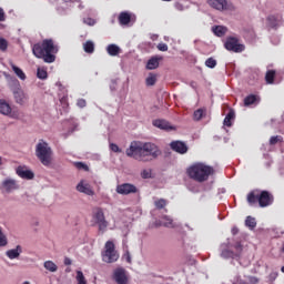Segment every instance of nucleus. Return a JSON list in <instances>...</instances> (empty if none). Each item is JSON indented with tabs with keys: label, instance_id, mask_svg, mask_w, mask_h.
I'll list each match as a JSON object with an SVG mask.
<instances>
[{
	"label": "nucleus",
	"instance_id": "nucleus-1",
	"mask_svg": "<svg viewBox=\"0 0 284 284\" xmlns=\"http://www.w3.org/2000/svg\"><path fill=\"white\" fill-rule=\"evenodd\" d=\"M126 156L134 159L135 161H142V163H148L159 159L161 156V150L159 146L151 142H131L129 149L125 151Z\"/></svg>",
	"mask_w": 284,
	"mask_h": 284
},
{
	"label": "nucleus",
	"instance_id": "nucleus-2",
	"mask_svg": "<svg viewBox=\"0 0 284 284\" xmlns=\"http://www.w3.org/2000/svg\"><path fill=\"white\" fill-rule=\"evenodd\" d=\"M32 52L37 59H43L44 63H54L57 61L54 54L59 52V47L54 45L53 39H45L41 43H36Z\"/></svg>",
	"mask_w": 284,
	"mask_h": 284
},
{
	"label": "nucleus",
	"instance_id": "nucleus-3",
	"mask_svg": "<svg viewBox=\"0 0 284 284\" xmlns=\"http://www.w3.org/2000/svg\"><path fill=\"white\" fill-rule=\"evenodd\" d=\"M186 174L190 179L196 181L197 183H205V181H207V179L214 174V168L197 162L186 170Z\"/></svg>",
	"mask_w": 284,
	"mask_h": 284
},
{
	"label": "nucleus",
	"instance_id": "nucleus-4",
	"mask_svg": "<svg viewBox=\"0 0 284 284\" xmlns=\"http://www.w3.org/2000/svg\"><path fill=\"white\" fill-rule=\"evenodd\" d=\"M36 156L45 168H49L52 163V148L48 142L40 140L36 146Z\"/></svg>",
	"mask_w": 284,
	"mask_h": 284
},
{
	"label": "nucleus",
	"instance_id": "nucleus-5",
	"mask_svg": "<svg viewBox=\"0 0 284 284\" xmlns=\"http://www.w3.org/2000/svg\"><path fill=\"white\" fill-rule=\"evenodd\" d=\"M102 261L104 263H116V261H119V252H116L114 242L108 241L104 244V252H102Z\"/></svg>",
	"mask_w": 284,
	"mask_h": 284
},
{
	"label": "nucleus",
	"instance_id": "nucleus-6",
	"mask_svg": "<svg viewBox=\"0 0 284 284\" xmlns=\"http://www.w3.org/2000/svg\"><path fill=\"white\" fill-rule=\"evenodd\" d=\"M93 219L99 227V232H105L108 230L109 223L105 221V213H103V209L97 207L93 212Z\"/></svg>",
	"mask_w": 284,
	"mask_h": 284
},
{
	"label": "nucleus",
	"instance_id": "nucleus-7",
	"mask_svg": "<svg viewBox=\"0 0 284 284\" xmlns=\"http://www.w3.org/2000/svg\"><path fill=\"white\" fill-rule=\"evenodd\" d=\"M224 48L229 50V52L241 53L245 51V44L239 43L237 38L229 37L224 43Z\"/></svg>",
	"mask_w": 284,
	"mask_h": 284
},
{
	"label": "nucleus",
	"instance_id": "nucleus-8",
	"mask_svg": "<svg viewBox=\"0 0 284 284\" xmlns=\"http://www.w3.org/2000/svg\"><path fill=\"white\" fill-rule=\"evenodd\" d=\"M12 94L16 103L19 105H26V103H28V95L26 92H23V89H21L19 81H16V87L12 89Z\"/></svg>",
	"mask_w": 284,
	"mask_h": 284
},
{
	"label": "nucleus",
	"instance_id": "nucleus-9",
	"mask_svg": "<svg viewBox=\"0 0 284 284\" xmlns=\"http://www.w3.org/2000/svg\"><path fill=\"white\" fill-rule=\"evenodd\" d=\"M274 203V195L270 191H260L258 205L260 207H270Z\"/></svg>",
	"mask_w": 284,
	"mask_h": 284
},
{
	"label": "nucleus",
	"instance_id": "nucleus-10",
	"mask_svg": "<svg viewBox=\"0 0 284 284\" xmlns=\"http://www.w3.org/2000/svg\"><path fill=\"white\" fill-rule=\"evenodd\" d=\"M115 192L118 194H122L123 196H128V194H136L139 189H136L134 184L123 183L116 186Z\"/></svg>",
	"mask_w": 284,
	"mask_h": 284
},
{
	"label": "nucleus",
	"instance_id": "nucleus-11",
	"mask_svg": "<svg viewBox=\"0 0 284 284\" xmlns=\"http://www.w3.org/2000/svg\"><path fill=\"white\" fill-rule=\"evenodd\" d=\"M113 281H115L118 284H128V274H125V268H115L113 271Z\"/></svg>",
	"mask_w": 284,
	"mask_h": 284
},
{
	"label": "nucleus",
	"instance_id": "nucleus-12",
	"mask_svg": "<svg viewBox=\"0 0 284 284\" xmlns=\"http://www.w3.org/2000/svg\"><path fill=\"white\" fill-rule=\"evenodd\" d=\"M0 190H4V192H7L8 194H10V192H14V190H19V184L16 182V180L6 179V180L1 183Z\"/></svg>",
	"mask_w": 284,
	"mask_h": 284
},
{
	"label": "nucleus",
	"instance_id": "nucleus-13",
	"mask_svg": "<svg viewBox=\"0 0 284 284\" xmlns=\"http://www.w3.org/2000/svg\"><path fill=\"white\" fill-rule=\"evenodd\" d=\"M152 124L159 130H164L165 132H171V130H176L170 122L163 119L153 120Z\"/></svg>",
	"mask_w": 284,
	"mask_h": 284
},
{
	"label": "nucleus",
	"instance_id": "nucleus-14",
	"mask_svg": "<svg viewBox=\"0 0 284 284\" xmlns=\"http://www.w3.org/2000/svg\"><path fill=\"white\" fill-rule=\"evenodd\" d=\"M171 150L173 152H178V154H186L187 153V144L181 141H173L170 143Z\"/></svg>",
	"mask_w": 284,
	"mask_h": 284
},
{
	"label": "nucleus",
	"instance_id": "nucleus-15",
	"mask_svg": "<svg viewBox=\"0 0 284 284\" xmlns=\"http://www.w3.org/2000/svg\"><path fill=\"white\" fill-rule=\"evenodd\" d=\"M207 3L214 10H219L223 12V10H227V0H207Z\"/></svg>",
	"mask_w": 284,
	"mask_h": 284
},
{
	"label": "nucleus",
	"instance_id": "nucleus-16",
	"mask_svg": "<svg viewBox=\"0 0 284 284\" xmlns=\"http://www.w3.org/2000/svg\"><path fill=\"white\" fill-rule=\"evenodd\" d=\"M17 174L20 176V179H27V181H32V179H34V173L27 170L26 166H18Z\"/></svg>",
	"mask_w": 284,
	"mask_h": 284
},
{
	"label": "nucleus",
	"instance_id": "nucleus-17",
	"mask_svg": "<svg viewBox=\"0 0 284 284\" xmlns=\"http://www.w3.org/2000/svg\"><path fill=\"white\" fill-rule=\"evenodd\" d=\"M78 192H81L82 194H87L88 196H94V191L92 190V186L90 184H84L83 181H81L77 185Z\"/></svg>",
	"mask_w": 284,
	"mask_h": 284
},
{
	"label": "nucleus",
	"instance_id": "nucleus-18",
	"mask_svg": "<svg viewBox=\"0 0 284 284\" xmlns=\"http://www.w3.org/2000/svg\"><path fill=\"white\" fill-rule=\"evenodd\" d=\"M258 196H260L258 189L248 192V194L246 195V201H247L248 205H251V206L256 205V203H258Z\"/></svg>",
	"mask_w": 284,
	"mask_h": 284
},
{
	"label": "nucleus",
	"instance_id": "nucleus-19",
	"mask_svg": "<svg viewBox=\"0 0 284 284\" xmlns=\"http://www.w3.org/2000/svg\"><path fill=\"white\" fill-rule=\"evenodd\" d=\"M22 252H23V250L21 248V245H18L16 248L7 251V256L11 261H13V258H19V256H21Z\"/></svg>",
	"mask_w": 284,
	"mask_h": 284
},
{
	"label": "nucleus",
	"instance_id": "nucleus-20",
	"mask_svg": "<svg viewBox=\"0 0 284 284\" xmlns=\"http://www.w3.org/2000/svg\"><path fill=\"white\" fill-rule=\"evenodd\" d=\"M258 101H261V99L258 98V95L256 94H250L244 99V105L246 108H250V105H254L256 103H258Z\"/></svg>",
	"mask_w": 284,
	"mask_h": 284
},
{
	"label": "nucleus",
	"instance_id": "nucleus-21",
	"mask_svg": "<svg viewBox=\"0 0 284 284\" xmlns=\"http://www.w3.org/2000/svg\"><path fill=\"white\" fill-rule=\"evenodd\" d=\"M132 21V16L129 12H121L119 16L120 26H128Z\"/></svg>",
	"mask_w": 284,
	"mask_h": 284
},
{
	"label": "nucleus",
	"instance_id": "nucleus-22",
	"mask_svg": "<svg viewBox=\"0 0 284 284\" xmlns=\"http://www.w3.org/2000/svg\"><path fill=\"white\" fill-rule=\"evenodd\" d=\"M235 116L236 113L234 112V110L230 109L229 113L224 118L223 124L226 125V128H232V121H234Z\"/></svg>",
	"mask_w": 284,
	"mask_h": 284
},
{
	"label": "nucleus",
	"instance_id": "nucleus-23",
	"mask_svg": "<svg viewBox=\"0 0 284 284\" xmlns=\"http://www.w3.org/2000/svg\"><path fill=\"white\" fill-rule=\"evenodd\" d=\"M11 112H12V106H10V104L4 100H0V113L8 115V114H11Z\"/></svg>",
	"mask_w": 284,
	"mask_h": 284
},
{
	"label": "nucleus",
	"instance_id": "nucleus-24",
	"mask_svg": "<svg viewBox=\"0 0 284 284\" xmlns=\"http://www.w3.org/2000/svg\"><path fill=\"white\" fill-rule=\"evenodd\" d=\"M106 52L108 54H110V57H118V54H120L121 52V48H119V45L116 44H109L106 48Z\"/></svg>",
	"mask_w": 284,
	"mask_h": 284
},
{
	"label": "nucleus",
	"instance_id": "nucleus-25",
	"mask_svg": "<svg viewBox=\"0 0 284 284\" xmlns=\"http://www.w3.org/2000/svg\"><path fill=\"white\" fill-rule=\"evenodd\" d=\"M213 33L215 37H225V33L227 32V28L223 26H215L212 28Z\"/></svg>",
	"mask_w": 284,
	"mask_h": 284
},
{
	"label": "nucleus",
	"instance_id": "nucleus-26",
	"mask_svg": "<svg viewBox=\"0 0 284 284\" xmlns=\"http://www.w3.org/2000/svg\"><path fill=\"white\" fill-rule=\"evenodd\" d=\"M274 79H276V71L274 70L266 71L265 81L268 85H272V83H274Z\"/></svg>",
	"mask_w": 284,
	"mask_h": 284
},
{
	"label": "nucleus",
	"instance_id": "nucleus-27",
	"mask_svg": "<svg viewBox=\"0 0 284 284\" xmlns=\"http://www.w3.org/2000/svg\"><path fill=\"white\" fill-rule=\"evenodd\" d=\"M159 68V58H151L146 63V70H156Z\"/></svg>",
	"mask_w": 284,
	"mask_h": 284
},
{
	"label": "nucleus",
	"instance_id": "nucleus-28",
	"mask_svg": "<svg viewBox=\"0 0 284 284\" xmlns=\"http://www.w3.org/2000/svg\"><path fill=\"white\" fill-rule=\"evenodd\" d=\"M83 50L87 54H92L94 52V42L88 40L83 43Z\"/></svg>",
	"mask_w": 284,
	"mask_h": 284
},
{
	"label": "nucleus",
	"instance_id": "nucleus-29",
	"mask_svg": "<svg viewBox=\"0 0 284 284\" xmlns=\"http://www.w3.org/2000/svg\"><path fill=\"white\" fill-rule=\"evenodd\" d=\"M11 68L14 72V74H17V77L20 78L21 81H26V73L23 72V70H21V68L17 67L14 64H12Z\"/></svg>",
	"mask_w": 284,
	"mask_h": 284
},
{
	"label": "nucleus",
	"instance_id": "nucleus-30",
	"mask_svg": "<svg viewBox=\"0 0 284 284\" xmlns=\"http://www.w3.org/2000/svg\"><path fill=\"white\" fill-rule=\"evenodd\" d=\"M233 247L235 250V258H240L241 254H243V244H241V242H236Z\"/></svg>",
	"mask_w": 284,
	"mask_h": 284
},
{
	"label": "nucleus",
	"instance_id": "nucleus-31",
	"mask_svg": "<svg viewBox=\"0 0 284 284\" xmlns=\"http://www.w3.org/2000/svg\"><path fill=\"white\" fill-rule=\"evenodd\" d=\"M44 268H47L48 272H57V270H59V266H57L55 263L52 261H45Z\"/></svg>",
	"mask_w": 284,
	"mask_h": 284
},
{
	"label": "nucleus",
	"instance_id": "nucleus-32",
	"mask_svg": "<svg viewBox=\"0 0 284 284\" xmlns=\"http://www.w3.org/2000/svg\"><path fill=\"white\" fill-rule=\"evenodd\" d=\"M203 116H205V109H197L193 113L194 121H201V119H203Z\"/></svg>",
	"mask_w": 284,
	"mask_h": 284
},
{
	"label": "nucleus",
	"instance_id": "nucleus-33",
	"mask_svg": "<svg viewBox=\"0 0 284 284\" xmlns=\"http://www.w3.org/2000/svg\"><path fill=\"white\" fill-rule=\"evenodd\" d=\"M266 21L271 28H276L278 26V18H276V16H268Z\"/></svg>",
	"mask_w": 284,
	"mask_h": 284
},
{
	"label": "nucleus",
	"instance_id": "nucleus-34",
	"mask_svg": "<svg viewBox=\"0 0 284 284\" xmlns=\"http://www.w3.org/2000/svg\"><path fill=\"white\" fill-rule=\"evenodd\" d=\"M245 225H246V227L254 230V227H256V219H254L252 216H247L245 220Z\"/></svg>",
	"mask_w": 284,
	"mask_h": 284
},
{
	"label": "nucleus",
	"instance_id": "nucleus-35",
	"mask_svg": "<svg viewBox=\"0 0 284 284\" xmlns=\"http://www.w3.org/2000/svg\"><path fill=\"white\" fill-rule=\"evenodd\" d=\"M155 83H156V74L150 73L149 77L145 79V84L151 87V85H155Z\"/></svg>",
	"mask_w": 284,
	"mask_h": 284
},
{
	"label": "nucleus",
	"instance_id": "nucleus-36",
	"mask_svg": "<svg viewBox=\"0 0 284 284\" xmlns=\"http://www.w3.org/2000/svg\"><path fill=\"white\" fill-rule=\"evenodd\" d=\"M156 210H163L168 205V200L160 199L154 202Z\"/></svg>",
	"mask_w": 284,
	"mask_h": 284
},
{
	"label": "nucleus",
	"instance_id": "nucleus-37",
	"mask_svg": "<svg viewBox=\"0 0 284 284\" xmlns=\"http://www.w3.org/2000/svg\"><path fill=\"white\" fill-rule=\"evenodd\" d=\"M222 258H236V255H234V251L224 250L221 253Z\"/></svg>",
	"mask_w": 284,
	"mask_h": 284
},
{
	"label": "nucleus",
	"instance_id": "nucleus-38",
	"mask_svg": "<svg viewBox=\"0 0 284 284\" xmlns=\"http://www.w3.org/2000/svg\"><path fill=\"white\" fill-rule=\"evenodd\" d=\"M37 77L38 79L45 80L48 79V71H45V69L38 68Z\"/></svg>",
	"mask_w": 284,
	"mask_h": 284
},
{
	"label": "nucleus",
	"instance_id": "nucleus-39",
	"mask_svg": "<svg viewBox=\"0 0 284 284\" xmlns=\"http://www.w3.org/2000/svg\"><path fill=\"white\" fill-rule=\"evenodd\" d=\"M276 143H283V136L281 135L271 136L270 145H276Z\"/></svg>",
	"mask_w": 284,
	"mask_h": 284
},
{
	"label": "nucleus",
	"instance_id": "nucleus-40",
	"mask_svg": "<svg viewBox=\"0 0 284 284\" xmlns=\"http://www.w3.org/2000/svg\"><path fill=\"white\" fill-rule=\"evenodd\" d=\"M6 245H8V237H6V234H3L0 227V247H6Z\"/></svg>",
	"mask_w": 284,
	"mask_h": 284
},
{
	"label": "nucleus",
	"instance_id": "nucleus-41",
	"mask_svg": "<svg viewBox=\"0 0 284 284\" xmlns=\"http://www.w3.org/2000/svg\"><path fill=\"white\" fill-rule=\"evenodd\" d=\"M74 166L77 168V170H84V172H88V170H90L88 164L83 162H74Z\"/></svg>",
	"mask_w": 284,
	"mask_h": 284
},
{
	"label": "nucleus",
	"instance_id": "nucleus-42",
	"mask_svg": "<svg viewBox=\"0 0 284 284\" xmlns=\"http://www.w3.org/2000/svg\"><path fill=\"white\" fill-rule=\"evenodd\" d=\"M205 65H206V68L214 69V67L216 65V59L207 58L205 61Z\"/></svg>",
	"mask_w": 284,
	"mask_h": 284
},
{
	"label": "nucleus",
	"instance_id": "nucleus-43",
	"mask_svg": "<svg viewBox=\"0 0 284 284\" xmlns=\"http://www.w3.org/2000/svg\"><path fill=\"white\" fill-rule=\"evenodd\" d=\"M0 50L1 52H6V50H8V40L4 38H0Z\"/></svg>",
	"mask_w": 284,
	"mask_h": 284
},
{
	"label": "nucleus",
	"instance_id": "nucleus-44",
	"mask_svg": "<svg viewBox=\"0 0 284 284\" xmlns=\"http://www.w3.org/2000/svg\"><path fill=\"white\" fill-rule=\"evenodd\" d=\"M166 222L164 223V227H174L172 219L164 216Z\"/></svg>",
	"mask_w": 284,
	"mask_h": 284
},
{
	"label": "nucleus",
	"instance_id": "nucleus-45",
	"mask_svg": "<svg viewBox=\"0 0 284 284\" xmlns=\"http://www.w3.org/2000/svg\"><path fill=\"white\" fill-rule=\"evenodd\" d=\"M158 50H160V52H168V45L165 43H159Z\"/></svg>",
	"mask_w": 284,
	"mask_h": 284
},
{
	"label": "nucleus",
	"instance_id": "nucleus-46",
	"mask_svg": "<svg viewBox=\"0 0 284 284\" xmlns=\"http://www.w3.org/2000/svg\"><path fill=\"white\" fill-rule=\"evenodd\" d=\"M141 176H142V179H150V176H152V173L148 170H143L141 172Z\"/></svg>",
	"mask_w": 284,
	"mask_h": 284
},
{
	"label": "nucleus",
	"instance_id": "nucleus-47",
	"mask_svg": "<svg viewBox=\"0 0 284 284\" xmlns=\"http://www.w3.org/2000/svg\"><path fill=\"white\" fill-rule=\"evenodd\" d=\"M77 105L78 108H85V105H88V102H85L84 99H79Z\"/></svg>",
	"mask_w": 284,
	"mask_h": 284
},
{
	"label": "nucleus",
	"instance_id": "nucleus-48",
	"mask_svg": "<svg viewBox=\"0 0 284 284\" xmlns=\"http://www.w3.org/2000/svg\"><path fill=\"white\" fill-rule=\"evenodd\" d=\"M110 150L112 151V152H121V149L119 148V145H116V144H114V143H111L110 144Z\"/></svg>",
	"mask_w": 284,
	"mask_h": 284
},
{
	"label": "nucleus",
	"instance_id": "nucleus-49",
	"mask_svg": "<svg viewBox=\"0 0 284 284\" xmlns=\"http://www.w3.org/2000/svg\"><path fill=\"white\" fill-rule=\"evenodd\" d=\"M250 284H258L260 280L256 276H250L248 277Z\"/></svg>",
	"mask_w": 284,
	"mask_h": 284
},
{
	"label": "nucleus",
	"instance_id": "nucleus-50",
	"mask_svg": "<svg viewBox=\"0 0 284 284\" xmlns=\"http://www.w3.org/2000/svg\"><path fill=\"white\" fill-rule=\"evenodd\" d=\"M6 21V12L0 8V22Z\"/></svg>",
	"mask_w": 284,
	"mask_h": 284
},
{
	"label": "nucleus",
	"instance_id": "nucleus-51",
	"mask_svg": "<svg viewBox=\"0 0 284 284\" xmlns=\"http://www.w3.org/2000/svg\"><path fill=\"white\" fill-rule=\"evenodd\" d=\"M231 232H232L233 236H236V234H239V227L233 226Z\"/></svg>",
	"mask_w": 284,
	"mask_h": 284
},
{
	"label": "nucleus",
	"instance_id": "nucleus-52",
	"mask_svg": "<svg viewBox=\"0 0 284 284\" xmlns=\"http://www.w3.org/2000/svg\"><path fill=\"white\" fill-rule=\"evenodd\" d=\"M64 265H72V260H70L69 257H65Z\"/></svg>",
	"mask_w": 284,
	"mask_h": 284
},
{
	"label": "nucleus",
	"instance_id": "nucleus-53",
	"mask_svg": "<svg viewBox=\"0 0 284 284\" xmlns=\"http://www.w3.org/2000/svg\"><path fill=\"white\" fill-rule=\"evenodd\" d=\"M175 8H176V10H183V4L176 2Z\"/></svg>",
	"mask_w": 284,
	"mask_h": 284
},
{
	"label": "nucleus",
	"instance_id": "nucleus-54",
	"mask_svg": "<svg viewBox=\"0 0 284 284\" xmlns=\"http://www.w3.org/2000/svg\"><path fill=\"white\" fill-rule=\"evenodd\" d=\"M126 261L128 263H132V257H130V253H126Z\"/></svg>",
	"mask_w": 284,
	"mask_h": 284
},
{
	"label": "nucleus",
	"instance_id": "nucleus-55",
	"mask_svg": "<svg viewBox=\"0 0 284 284\" xmlns=\"http://www.w3.org/2000/svg\"><path fill=\"white\" fill-rule=\"evenodd\" d=\"M281 272H283V274H284V266L281 267Z\"/></svg>",
	"mask_w": 284,
	"mask_h": 284
},
{
	"label": "nucleus",
	"instance_id": "nucleus-56",
	"mask_svg": "<svg viewBox=\"0 0 284 284\" xmlns=\"http://www.w3.org/2000/svg\"><path fill=\"white\" fill-rule=\"evenodd\" d=\"M89 26H94V22H89Z\"/></svg>",
	"mask_w": 284,
	"mask_h": 284
},
{
	"label": "nucleus",
	"instance_id": "nucleus-57",
	"mask_svg": "<svg viewBox=\"0 0 284 284\" xmlns=\"http://www.w3.org/2000/svg\"><path fill=\"white\" fill-rule=\"evenodd\" d=\"M22 284H30V282L26 281V282H23Z\"/></svg>",
	"mask_w": 284,
	"mask_h": 284
},
{
	"label": "nucleus",
	"instance_id": "nucleus-58",
	"mask_svg": "<svg viewBox=\"0 0 284 284\" xmlns=\"http://www.w3.org/2000/svg\"><path fill=\"white\" fill-rule=\"evenodd\" d=\"M0 165H1V156H0Z\"/></svg>",
	"mask_w": 284,
	"mask_h": 284
}]
</instances>
